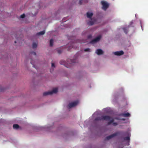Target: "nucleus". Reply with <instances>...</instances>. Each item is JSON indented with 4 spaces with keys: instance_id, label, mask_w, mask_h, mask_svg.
Returning a JSON list of instances; mask_svg holds the SVG:
<instances>
[{
    "instance_id": "a878e982",
    "label": "nucleus",
    "mask_w": 148,
    "mask_h": 148,
    "mask_svg": "<svg viewBox=\"0 0 148 148\" xmlns=\"http://www.w3.org/2000/svg\"><path fill=\"white\" fill-rule=\"evenodd\" d=\"M121 119L124 120L123 119Z\"/></svg>"
},
{
    "instance_id": "a211bd4d",
    "label": "nucleus",
    "mask_w": 148,
    "mask_h": 148,
    "mask_svg": "<svg viewBox=\"0 0 148 148\" xmlns=\"http://www.w3.org/2000/svg\"><path fill=\"white\" fill-rule=\"evenodd\" d=\"M55 67V65L54 63H52L51 67L52 69H53Z\"/></svg>"
},
{
    "instance_id": "9d476101",
    "label": "nucleus",
    "mask_w": 148,
    "mask_h": 148,
    "mask_svg": "<svg viewBox=\"0 0 148 148\" xmlns=\"http://www.w3.org/2000/svg\"><path fill=\"white\" fill-rule=\"evenodd\" d=\"M130 140V136H127V137L124 138V141H125L127 142V145H129V142Z\"/></svg>"
},
{
    "instance_id": "4be33fe9",
    "label": "nucleus",
    "mask_w": 148,
    "mask_h": 148,
    "mask_svg": "<svg viewBox=\"0 0 148 148\" xmlns=\"http://www.w3.org/2000/svg\"><path fill=\"white\" fill-rule=\"evenodd\" d=\"M91 36H90V35L89 36V37H88V39H90V38H91Z\"/></svg>"
},
{
    "instance_id": "393cba45",
    "label": "nucleus",
    "mask_w": 148,
    "mask_h": 148,
    "mask_svg": "<svg viewBox=\"0 0 148 148\" xmlns=\"http://www.w3.org/2000/svg\"><path fill=\"white\" fill-rule=\"evenodd\" d=\"M124 32H125L126 33V32L125 31H124Z\"/></svg>"
},
{
    "instance_id": "4468645a",
    "label": "nucleus",
    "mask_w": 148,
    "mask_h": 148,
    "mask_svg": "<svg viewBox=\"0 0 148 148\" xmlns=\"http://www.w3.org/2000/svg\"><path fill=\"white\" fill-rule=\"evenodd\" d=\"M19 125L17 124H14L13 125V127L14 129H17L19 128Z\"/></svg>"
},
{
    "instance_id": "39448f33",
    "label": "nucleus",
    "mask_w": 148,
    "mask_h": 148,
    "mask_svg": "<svg viewBox=\"0 0 148 148\" xmlns=\"http://www.w3.org/2000/svg\"><path fill=\"white\" fill-rule=\"evenodd\" d=\"M101 3L102 5V9L105 10L108 8L109 5L108 3L105 1H101Z\"/></svg>"
},
{
    "instance_id": "423d86ee",
    "label": "nucleus",
    "mask_w": 148,
    "mask_h": 148,
    "mask_svg": "<svg viewBox=\"0 0 148 148\" xmlns=\"http://www.w3.org/2000/svg\"><path fill=\"white\" fill-rule=\"evenodd\" d=\"M101 36L100 35H99L97 36L95 38L92 40L90 42L92 43H94L98 42L101 39Z\"/></svg>"
},
{
    "instance_id": "412c9836",
    "label": "nucleus",
    "mask_w": 148,
    "mask_h": 148,
    "mask_svg": "<svg viewBox=\"0 0 148 148\" xmlns=\"http://www.w3.org/2000/svg\"><path fill=\"white\" fill-rule=\"evenodd\" d=\"M113 124L115 125H116L117 124V123H113Z\"/></svg>"
},
{
    "instance_id": "ddd939ff",
    "label": "nucleus",
    "mask_w": 148,
    "mask_h": 148,
    "mask_svg": "<svg viewBox=\"0 0 148 148\" xmlns=\"http://www.w3.org/2000/svg\"><path fill=\"white\" fill-rule=\"evenodd\" d=\"M122 116H123L124 117L130 116V114L128 113H126L123 114L122 115Z\"/></svg>"
},
{
    "instance_id": "f3484780",
    "label": "nucleus",
    "mask_w": 148,
    "mask_h": 148,
    "mask_svg": "<svg viewBox=\"0 0 148 148\" xmlns=\"http://www.w3.org/2000/svg\"><path fill=\"white\" fill-rule=\"evenodd\" d=\"M53 40L52 39H51L50 41V45L52 46L53 45Z\"/></svg>"
},
{
    "instance_id": "f03ea898",
    "label": "nucleus",
    "mask_w": 148,
    "mask_h": 148,
    "mask_svg": "<svg viewBox=\"0 0 148 148\" xmlns=\"http://www.w3.org/2000/svg\"><path fill=\"white\" fill-rule=\"evenodd\" d=\"M93 15V13L91 12H88L87 13V17L90 19V21L88 23L90 25H92L97 23V20L95 18H91V17Z\"/></svg>"
},
{
    "instance_id": "f8f14e48",
    "label": "nucleus",
    "mask_w": 148,
    "mask_h": 148,
    "mask_svg": "<svg viewBox=\"0 0 148 148\" xmlns=\"http://www.w3.org/2000/svg\"><path fill=\"white\" fill-rule=\"evenodd\" d=\"M78 3L80 4H82L83 3H86L87 2V0H78Z\"/></svg>"
},
{
    "instance_id": "2eb2a0df",
    "label": "nucleus",
    "mask_w": 148,
    "mask_h": 148,
    "mask_svg": "<svg viewBox=\"0 0 148 148\" xmlns=\"http://www.w3.org/2000/svg\"><path fill=\"white\" fill-rule=\"evenodd\" d=\"M37 46V44L36 43H34L33 44L32 47L33 48H36Z\"/></svg>"
},
{
    "instance_id": "20e7f679",
    "label": "nucleus",
    "mask_w": 148,
    "mask_h": 148,
    "mask_svg": "<svg viewBox=\"0 0 148 148\" xmlns=\"http://www.w3.org/2000/svg\"><path fill=\"white\" fill-rule=\"evenodd\" d=\"M58 88H53L51 91L45 92L44 95H51L56 93L58 92Z\"/></svg>"
},
{
    "instance_id": "7ed1b4c3",
    "label": "nucleus",
    "mask_w": 148,
    "mask_h": 148,
    "mask_svg": "<svg viewBox=\"0 0 148 148\" xmlns=\"http://www.w3.org/2000/svg\"><path fill=\"white\" fill-rule=\"evenodd\" d=\"M105 120L106 121H108V123L109 124H110V123H113L114 121V119L111 118L109 116H102L101 119H96V120Z\"/></svg>"
},
{
    "instance_id": "6e6552de",
    "label": "nucleus",
    "mask_w": 148,
    "mask_h": 148,
    "mask_svg": "<svg viewBox=\"0 0 148 148\" xmlns=\"http://www.w3.org/2000/svg\"><path fill=\"white\" fill-rule=\"evenodd\" d=\"M113 54L116 56H120L124 54V52L122 51H117L113 52Z\"/></svg>"
},
{
    "instance_id": "b1692460",
    "label": "nucleus",
    "mask_w": 148,
    "mask_h": 148,
    "mask_svg": "<svg viewBox=\"0 0 148 148\" xmlns=\"http://www.w3.org/2000/svg\"><path fill=\"white\" fill-rule=\"evenodd\" d=\"M42 127V129H44V128H45H45H46V127Z\"/></svg>"
},
{
    "instance_id": "dca6fc26",
    "label": "nucleus",
    "mask_w": 148,
    "mask_h": 148,
    "mask_svg": "<svg viewBox=\"0 0 148 148\" xmlns=\"http://www.w3.org/2000/svg\"><path fill=\"white\" fill-rule=\"evenodd\" d=\"M45 31L43 30L42 31L40 32L39 33H38V35H43L45 33Z\"/></svg>"
},
{
    "instance_id": "1a4fd4ad",
    "label": "nucleus",
    "mask_w": 148,
    "mask_h": 148,
    "mask_svg": "<svg viewBox=\"0 0 148 148\" xmlns=\"http://www.w3.org/2000/svg\"><path fill=\"white\" fill-rule=\"evenodd\" d=\"M95 53L98 55H101L103 53V51L101 49H98L96 51Z\"/></svg>"
},
{
    "instance_id": "0eeeda50",
    "label": "nucleus",
    "mask_w": 148,
    "mask_h": 148,
    "mask_svg": "<svg viewBox=\"0 0 148 148\" xmlns=\"http://www.w3.org/2000/svg\"><path fill=\"white\" fill-rule=\"evenodd\" d=\"M79 103V101H76L70 103L69 105V108H71L77 105Z\"/></svg>"
},
{
    "instance_id": "aec40b11",
    "label": "nucleus",
    "mask_w": 148,
    "mask_h": 148,
    "mask_svg": "<svg viewBox=\"0 0 148 148\" xmlns=\"http://www.w3.org/2000/svg\"><path fill=\"white\" fill-rule=\"evenodd\" d=\"M25 17V15L24 14H23L22 15H21L20 16V17L21 18H23Z\"/></svg>"
},
{
    "instance_id": "9b49d317",
    "label": "nucleus",
    "mask_w": 148,
    "mask_h": 148,
    "mask_svg": "<svg viewBox=\"0 0 148 148\" xmlns=\"http://www.w3.org/2000/svg\"><path fill=\"white\" fill-rule=\"evenodd\" d=\"M116 134H112L109 136L107 137H106V139L107 140L110 139L111 138H112V137H114L115 136H116Z\"/></svg>"
},
{
    "instance_id": "5701e85b",
    "label": "nucleus",
    "mask_w": 148,
    "mask_h": 148,
    "mask_svg": "<svg viewBox=\"0 0 148 148\" xmlns=\"http://www.w3.org/2000/svg\"><path fill=\"white\" fill-rule=\"evenodd\" d=\"M96 114V113H95L94 114H93L92 115V116H94V115H95Z\"/></svg>"
},
{
    "instance_id": "f257e3e1",
    "label": "nucleus",
    "mask_w": 148,
    "mask_h": 148,
    "mask_svg": "<svg viewBox=\"0 0 148 148\" xmlns=\"http://www.w3.org/2000/svg\"><path fill=\"white\" fill-rule=\"evenodd\" d=\"M76 62V60H75L68 59L66 61L64 60L61 61L60 64L69 68L73 65Z\"/></svg>"
},
{
    "instance_id": "6ab92c4d",
    "label": "nucleus",
    "mask_w": 148,
    "mask_h": 148,
    "mask_svg": "<svg viewBox=\"0 0 148 148\" xmlns=\"http://www.w3.org/2000/svg\"><path fill=\"white\" fill-rule=\"evenodd\" d=\"M84 51H85L90 52V50L89 48H87V49H85Z\"/></svg>"
}]
</instances>
